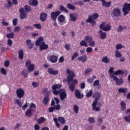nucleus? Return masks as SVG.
<instances>
[{"label": "nucleus", "instance_id": "nucleus-1", "mask_svg": "<svg viewBox=\"0 0 130 130\" xmlns=\"http://www.w3.org/2000/svg\"><path fill=\"white\" fill-rule=\"evenodd\" d=\"M62 85L60 84H56L52 86V93L54 95H59L61 101H63L68 96L67 90L64 88H60Z\"/></svg>", "mask_w": 130, "mask_h": 130}, {"label": "nucleus", "instance_id": "nucleus-2", "mask_svg": "<svg viewBox=\"0 0 130 130\" xmlns=\"http://www.w3.org/2000/svg\"><path fill=\"white\" fill-rule=\"evenodd\" d=\"M92 98H95L93 102L92 103L91 106L92 107V109L94 111H100V107H97V104L98 103V101L101 98V93L99 91H95L93 93L92 95Z\"/></svg>", "mask_w": 130, "mask_h": 130}, {"label": "nucleus", "instance_id": "nucleus-3", "mask_svg": "<svg viewBox=\"0 0 130 130\" xmlns=\"http://www.w3.org/2000/svg\"><path fill=\"white\" fill-rule=\"evenodd\" d=\"M67 74L69 75L67 77V82L68 85L71 84V82H73V84H74V85L78 84V80L77 79L74 80V78H75V76L74 71L68 69L67 70Z\"/></svg>", "mask_w": 130, "mask_h": 130}, {"label": "nucleus", "instance_id": "nucleus-4", "mask_svg": "<svg viewBox=\"0 0 130 130\" xmlns=\"http://www.w3.org/2000/svg\"><path fill=\"white\" fill-rule=\"evenodd\" d=\"M98 17H99L98 13H93L92 16L89 15L88 16V19L86 20V22L90 23L92 26H95V25H96V21H95V20H97Z\"/></svg>", "mask_w": 130, "mask_h": 130}, {"label": "nucleus", "instance_id": "nucleus-5", "mask_svg": "<svg viewBox=\"0 0 130 130\" xmlns=\"http://www.w3.org/2000/svg\"><path fill=\"white\" fill-rule=\"evenodd\" d=\"M110 78L113 79L114 81L116 82V85H117V86H120L121 85H122L124 83V81L122 78L118 79V78H117V76H114V75L111 74Z\"/></svg>", "mask_w": 130, "mask_h": 130}, {"label": "nucleus", "instance_id": "nucleus-6", "mask_svg": "<svg viewBox=\"0 0 130 130\" xmlns=\"http://www.w3.org/2000/svg\"><path fill=\"white\" fill-rule=\"evenodd\" d=\"M122 12L124 13V16H126L130 12V3H125L124 4L122 8Z\"/></svg>", "mask_w": 130, "mask_h": 130}, {"label": "nucleus", "instance_id": "nucleus-7", "mask_svg": "<svg viewBox=\"0 0 130 130\" xmlns=\"http://www.w3.org/2000/svg\"><path fill=\"white\" fill-rule=\"evenodd\" d=\"M50 15L52 20H53V21L55 22L56 21V19H57V17L60 15V11H56L55 12H52Z\"/></svg>", "mask_w": 130, "mask_h": 130}, {"label": "nucleus", "instance_id": "nucleus-8", "mask_svg": "<svg viewBox=\"0 0 130 130\" xmlns=\"http://www.w3.org/2000/svg\"><path fill=\"white\" fill-rule=\"evenodd\" d=\"M25 67H27L28 72H33L35 68V65L34 64H31V61H27L25 62Z\"/></svg>", "mask_w": 130, "mask_h": 130}, {"label": "nucleus", "instance_id": "nucleus-9", "mask_svg": "<svg viewBox=\"0 0 130 130\" xmlns=\"http://www.w3.org/2000/svg\"><path fill=\"white\" fill-rule=\"evenodd\" d=\"M16 95L19 99L23 98L25 95V91L22 88H18L16 90Z\"/></svg>", "mask_w": 130, "mask_h": 130}, {"label": "nucleus", "instance_id": "nucleus-10", "mask_svg": "<svg viewBox=\"0 0 130 130\" xmlns=\"http://www.w3.org/2000/svg\"><path fill=\"white\" fill-rule=\"evenodd\" d=\"M112 14L114 17H119L121 15V11L119 8H114L113 10Z\"/></svg>", "mask_w": 130, "mask_h": 130}, {"label": "nucleus", "instance_id": "nucleus-11", "mask_svg": "<svg viewBox=\"0 0 130 130\" xmlns=\"http://www.w3.org/2000/svg\"><path fill=\"white\" fill-rule=\"evenodd\" d=\"M19 13L20 14L21 20H23V19H25V18L27 17V13L25 12V10L24 9V8H20L19 9Z\"/></svg>", "mask_w": 130, "mask_h": 130}, {"label": "nucleus", "instance_id": "nucleus-12", "mask_svg": "<svg viewBox=\"0 0 130 130\" xmlns=\"http://www.w3.org/2000/svg\"><path fill=\"white\" fill-rule=\"evenodd\" d=\"M118 93L123 94L124 96H126L128 89L127 88H120L118 89Z\"/></svg>", "mask_w": 130, "mask_h": 130}, {"label": "nucleus", "instance_id": "nucleus-13", "mask_svg": "<svg viewBox=\"0 0 130 130\" xmlns=\"http://www.w3.org/2000/svg\"><path fill=\"white\" fill-rule=\"evenodd\" d=\"M47 19V14L42 12L40 14V19L42 22H45Z\"/></svg>", "mask_w": 130, "mask_h": 130}, {"label": "nucleus", "instance_id": "nucleus-14", "mask_svg": "<svg viewBox=\"0 0 130 130\" xmlns=\"http://www.w3.org/2000/svg\"><path fill=\"white\" fill-rule=\"evenodd\" d=\"M57 59H58V57L55 55H51L49 58V60L52 63L57 62Z\"/></svg>", "mask_w": 130, "mask_h": 130}, {"label": "nucleus", "instance_id": "nucleus-15", "mask_svg": "<svg viewBox=\"0 0 130 130\" xmlns=\"http://www.w3.org/2000/svg\"><path fill=\"white\" fill-rule=\"evenodd\" d=\"M60 109V105H56L54 107H51L49 108V112H53L54 110H59Z\"/></svg>", "mask_w": 130, "mask_h": 130}, {"label": "nucleus", "instance_id": "nucleus-16", "mask_svg": "<svg viewBox=\"0 0 130 130\" xmlns=\"http://www.w3.org/2000/svg\"><path fill=\"white\" fill-rule=\"evenodd\" d=\"M48 49V45L46 44L45 42H43L40 46V50H46Z\"/></svg>", "mask_w": 130, "mask_h": 130}, {"label": "nucleus", "instance_id": "nucleus-17", "mask_svg": "<svg viewBox=\"0 0 130 130\" xmlns=\"http://www.w3.org/2000/svg\"><path fill=\"white\" fill-rule=\"evenodd\" d=\"M48 72L50 75H57L58 74V71L57 70H54L53 68H48Z\"/></svg>", "mask_w": 130, "mask_h": 130}, {"label": "nucleus", "instance_id": "nucleus-18", "mask_svg": "<svg viewBox=\"0 0 130 130\" xmlns=\"http://www.w3.org/2000/svg\"><path fill=\"white\" fill-rule=\"evenodd\" d=\"M75 96L77 98V99H82L84 97V95L83 94H81V92L80 90L77 89L75 90Z\"/></svg>", "mask_w": 130, "mask_h": 130}, {"label": "nucleus", "instance_id": "nucleus-19", "mask_svg": "<svg viewBox=\"0 0 130 130\" xmlns=\"http://www.w3.org/2000/svg\"><path fill=\"white\" fill-rule=\"evenodd\" d=\"M38 0H31L29 1V5L32 7H37L39 5Z\"/></svg>", "mask_w": 130, "mask_h": 130}, {"label": "nucleus", "instance_id": "nucleus-20", "mask_svg": "<svg viewBox=\"0 0 130 130\" xmlns=\"http://www.w3.org/2000/svg\"><path fill=\"white\" fill-rule=\"evenodd\" d=\"M78 60L82 62H86L87 61V55L85 54L82 56L78 57Z\"/></svg>", "mask_w": 130, "mask_h": 130}, {"label": "nucleus", "instance_id": "nucleus-21", "mask_svg": "<svg viewBox=\"0 0 130 130\" xmlns=\"http://www.w3.org/2000/svg\"><path fill=\"white\" fill-rule=\"evenodd\" d=\"M99 33L100 35L101 39H105V38H106V37L107 36V34H106V32H103V31L100 30H99Z\"/></svg>", "mask_w": 130, "mask_h": 130}, {"label": "nucleus", "instance_id": "nucleus-22", "mask_svg": "<svg viewBox=\"0 0 130 130\" xmlns=\"http://www.w3.org/2000/svg\"><path fill=\"white\" fill-rule=\"evenodd\" d=\"M44 40L43 37H40L36 41V45L37 46H40L41 44L42 43Z\"/></svg>", "mask_w": 130, "mask_h": 130}, {"label": "nucleus", "instance_id": "nucleus-23", "mask_svg": "<svg viewBox=\"0 0 130 130\" xmlns=\"http://www.w3.org/2000/svg\"><path fill=\"white\" fill-rule=\"evenodd\" d=\"M18 57L19 59H23L24 58V51L20 49L18 51Z\"/></svg>", "mask_w": 130, "mask_h": 130}, {"label": "nucleus", "instance_id": "nucleus-24", "mask_svg": "<svg viewBox=\"0 0 130 130\" xmlns=\"http://www.w3.org/2000/svg\"><path fill=\"white\" fill-rule=\"evenodd\" d=\"M121 109L122 111H124L126 109V104L124 101H122L120 103Z\"/></svg>", "mask_w": 130, "mask_h": 130}, {"label": "nucleus", "instance_id": "nucleus-25", "mask_svg": "<svg viewBox=\"0 0 130 130\" xmlns=\"http://www.w3.org/2000/svg\"><path fill=\"white\" fill-rule=\"evenodd\" d=\"M58 21L60 23H62L63 22H64V20H66V18L64 17V16L63 15L61 14L58 17Z\"/></svg>", "mask_w": 130, "mask_h": 130}, {"label": "nucleus", "instance_id": "nucleus-26", "mask_svg": "<svg viewBox=\"0 0 130 130\" xmlns=\"http://www.w3.org/2000/svg\"><path fill=\"white\" fill-rule=\"evenodd\" d=\"M59 10L60 12H64V13H66V14L69 13V10L62 5L59 6Z\"/></svg>", "mask_w": 130, "mask_h": 130}, {"label": "nucleus", "instance_id": "nucleus-27", "mask_svg": "<svg viewBox=\"0 0 130 130\" xmlns=\"http://www.w3.org/2000/svg\"><path fill=\"white\" fill-rule=\"evenodd\" d=\"M14 104H17L19 107H22V102L20 101V100L17 99H15L14 100Z\"/></svg>", "mask_w": 130, "mask_h": 130}, {"label": "nucleus", "instance_id": "nucleus-28", "mask_svg": "<svg viewBox=\"0 0 130 130\" xmlns=\"http://www.w3.org/2000/svg\"><path fill=\"white\" fill-rule=\"evenodd\" d=\"M25 115L27 117H31L32 116V109H28L25 112Z\"/></svg>", "mask_w": 130, "mask_h": 130}, {"label": "nucleus", "instance_id": "nucleus-29", "mask_svg": "<svg viewBox=\"0 0 130 130\" xmlns=\"http://www.w3.org/2000/svg\"><path fill=\"white\" fill-rule=\"evenodd\" d=\"M102 6L103 7H105V8H109L110 7V5H111V2H109L108 3L105 2V1H104V2H102Z\"/></svg>", "mask_w": 130, "mask_h": 130}, {"label": "nucleus", "instance_id": "nucleus-30", "mask_svg": "<svg viewBox=\"0 0 130 130\" xmlns=\"http://www.w3.org/2000/svg\"><path fill=\"white\" fill-rule=\"evenodd\" d=\"M102 62H104L105 63H108L110 62V60L108 58L107 56H106L102 59Z\"/></svg>", "mask_w": 130, "mask_h": 130}, {"label": "nucleus", "instance_id": "nucleus-31", "mask_svg": "<svg viewBox=\"0 0 130 130\" xmlns=\"http://www.w3.org/2000/svg\"><path fill=\"white\" fill-rule=\"evenodd\" d=\"M58 121L61 124H64V123H66V119H64L63 117H58Z\"/></svg>", "mask_w": 130, "mask_h": 130}, {"label": "nucleus", "instance_id": "nucleus-32", "mask_svg": "<svg viewBox=\"0 0 130 130\" xmlns=\"http://www.w3.org/2000/svg\"><path fill=\"white\" fill-rule=\"evenodd\" d=\"M123 74H124V72L120 70H117L114 72V75H115L116 76H118L119 75H123Z\"/></svg>", "mask_w": 130, "mask_h": 130}, {"label": "nucleus", "instance_id": "nucleus-33", "mask_svg": "<svg viewBox=\"0 0 130 130\" xmlns=\"http://www.w3.org/2000/svg\"><path fill=\"white\" fill-rule=\"evenodd\" d=\"M45 118L44 117H41L40 118H39L37 120L38 123L39 124H41V123H43V122H45Z\"/></svg>", "mask_w": 130, "mask_h": 130}, {"label": "nucleus", "instance_id": "nucleus-34", "mask_svg": "<svg viewBox=\"0 0 130 130\" xmlns=\"http://www.w3.org/2000/svg\"><path fill=\"white\" fill-rule=\"evenodd\" d=\"M92 40H93V38L91 36H86L84 38V40L87 42V43H89Z\"/></svg>", "mask_w": 130, "mask_h": 130}, {"label": "nucleus", "instance_id": "nucleus-35", "mask_svg": "<svg viewBox=\"0 0 130 130\" xmlns=\"http://www.w3.org/2000/svg\"><path fill=\"white\" fill-rule=\"evenodd\" d=\"M69 85V90L71 91V92H74L75 91V84L74 83H70Z\"/></svg>", "mask_w": 130, "mask_h": 130}, {"label": "nucleus", "instance_id": "nucleus-36", "mask_svg": "<svg viewBox=\"0 0 130 130\" xmlns=\"http://www.w3.org/2000/svg\"><path fill=\"white\" fill-rule=\"evenodd\" d=\"M48 101H49V97L45 96L43 101V103L44 105H47L48 104Z\"/></svg>", "mask_w": 130, "mask_h": 130}, {"label": "nucleus", "instance_id": "nucleus-37", "mask_svg": "<svg viewBox=\"0 0 130 130\" xmlns=\"http://www.w3.org/2000/svg\"><path fill=\"white\" fill-rule=\"evenodd\" d=\"M110 30H111V26L110 24H107L106 26H105V28H104V31H110Z\"/></svg>", "mask_w": 130, "mask_h": 130}, {"label": "nucleus", "instance_id": "nucleus-38", "mask_svg": "<svg viewBox=\"0 0 130 130\" xmlns=\"http://www.w3.org/2000/svg\"><path fill=\"white\" fill-rule=\"evenodd\" d=\"M79 56V53L78 52H74L71 56V60H75V58Z\"/></svg>", "mask_w": 130, "mask_h": 130}, {"label": "nucleus", "instance_id": "nucleus-39", "mask_svg": "<svg viewBox=\"0 0 130 130\" xmlns=\"http://www.w3.org/2000/svg\"><path fill=\"white\" fill-rule=\"evenodd\" d=\"M70 18L71 19V21L72 22H76L77 20V17L74 15V14H70Z\"/></svg>", "mask_w": 130, "mask_h": 130}, {"label": "nucleus", "instance_id": "nucleus-40", "mask_svg": "<svg viewBox=\"0 0 130 130\" xmlns=\"http://www.w3.org/2000/svg\"><path fill=\"white\" fill-rule=\"evenodd\" d=\"M80 45L81 46H85V47H88V44L87 43V42H86L85 40H82L80 42Z\"/></svg>", "mask_w": 130, "mask_h": 130}, {"label": "nucleus", "instance_id": "nucleus-41", "mask_svg": "<svg viewBox=\"0 0 130 130\" xmlns=\"http://www.w3.org/2000/svg\"><path fill=\"white\" fill-rule=\"evenodd\" d=\"M24 9L27 13H30L32 11L31 7L27 5L24 6Z\"/></svg>", "mask_w": 130, "mask_h": 130}, {"label": "nucleus", "instance_id": "nucleus-42", "mask_svg": "<svg viewBox=\"0 0 130 130\" xmlns=\"http://www.w3.org/2000/svg\"><path fill=\"white\" fill-rule=\"evenodd\" d=\"M67 8L70 10H72V11H75V10H76V7L71 4H68L67 5Z\"/></svg>", "mask_w": 130, "mask_h": 130}, {"label": "nucleus", "instance_id": "nucleus-43", "mask_svg": "<svg viewBox=\"0 0 130 130\" xmlns=\"http://www.w3.org/2000/svg\"><path fill=\"white\" fill-rule=\"evenodd\" d=\"M73 109L76 114H78V113L79 112V106H78V105H74L73 107Z\"/></svg>", "mask_w": 130, "mask_h": 130}, {"label": "nucleus", "instance_id": "nucleus-44", "mask_svg": "<svg viewBox=\"0 0 130 130\" xmlns=\"http://www.w3.org/2000/svg\"><path fill=\"white\" fill-rule=\"evenodd\" d=\"M22 76L25 77V78H27L28 77V71L25 70H23V71L22 72Z\"/></svg>", "mask_w": 130, "mask_h": 130}, {"label": "nucleus", "instance_id": "nucleus-45", "mask_svg": "<svg viewBox=\"0 0 130 130\" xmlns=\"http://www.w3.org/2000/svg\"><path fill=\"white\" fill-rule=\"evenodd\" d=\"M92 95H93V90H89V92L86 93V97L90 98Z\"/></svg>", "mask_w": 130, "mask_h": 130}, {"label": "nucleus", "instance_id": "nucleus-46", "mask_svg": "<svg viewBox=\"0 0 130 130\" xmlns=\"http://www.w3.org/2000/svg\"><path fill=\"white\" fill-rule=\"evenodd\" d=\"M6 36L7 38H10L11 39H13V38H14V32L7 34Z\"/></svg>", "mask_w": 130, "mask_h": 130}, {"label": "nucleus", "instance_id": "nucleus-47", "mask_svg": "<svg viewBox=\"0 0 130 130\" xmlns=\"http://www.w3.org/2000/svg\"><path fill=\"white\" fill-rule=\"evenodd\" d=\"M113 70H114V68L113 67H110L109 70L110 77L111 75H114V73L113 74V73H114V72L113 71Z\"/></svg>", "mask_w": 130, "mask_h": 130}, {"label": "nucleus", "instance_id": "nucleus-48", "mask_svg": "<svg viewBox=\"0 0 130 130\" xmlns=\"http://www.w3.org/2000/svg\"><path fill=\"white\" fill-rule=\"evenodd\" d=\"M88 43L89 44V46H91V47L95 46V41H93V40H91Z\"/></svg>", "mask_w": 130, "mask_h": 130}, {"label": "nucleus", "instance_id": "nucleus-49", "mask_svg": "<svg viewBox=\"0 0 130 130\" xmlns=\"http://www.w3.org/2000/svg\"><path fill=\"white\" fill-rule=\"evenodd\" d=\"M7 2L8 5L5 6V7H6V8H12V6L13 4H12V2L11 1V0H7Z\"/></svg>", "mask_w": 130, "mask_h": 130}, {"label": "nucleus", "instance_id": "nucleus-50", "mask_svg": "<svg viewBox=\"0 0 130 130\" xmlns=\"http://www.w3.org/2000/svg\"><path fill=\"white\" fill-rule=\"evenodd\" d=\"M105 28V22H103L100 25V28L101 29V30H104V28Z\"/></svg>", "mask_w": 130, "mask_h": 130}, {"label": "nucleus", "instance_id": "nucleus-51", "mask_svg": "<svg viewBox=\"0 0 130 130\" xmlns=\"http://www.w3.org/2000/svg\"><path fill=\"white\" fill-rule=\"evenodd\" d=\"M91 72H93V69L88 68L85 70L84 74L85 75H87V74H89V73H91Z\"/></svg>", "mask_w": 130, "mask_h": 130}, {"label": "nucleus", "instance_id": "nucleus-52", "mask_svg": "<svg viewBox=\"0 0 130 130\" xmlns=\"http://www.w3.org/2000/svg\"><path fill=\"white\" fill-rule=\"evenodd\" d=\"M34 26L36 29H38L39 30L41 29V25L39 23L34 24Z\"/></svg>", "mask_w": 130, "mask_h": 130}, {"label": "nucleus", "instance_id": "nucleus-53", "mask_svg": "<svg viewBox=\"0 0 130 130\" xmlns=\"http://www.w3.org/2000/svg\"><path fill=\"white\" fill-rule=\"evenodd\" d=\"M102 122H103V119H102V118H99L98 119V125H99V126H100Z\"/></svg>", "mask_w": 130, "mask_h": 130}, {"label": "nucleus", "instance_id": "nucleus-54", "mask_svg": "<svg viewBox=\"0 0 130 130\" xmlns=\"http://www.w3.org/2000/svg\"><path fill=\"white\" fill-rule=\"evenodd\" d=\"M115 57H121V53H119L118 50L115 51Z\"/></svg>", "mask_w": 130, "mask_h": 130}, {"label": "nucleus", "instance_id": "nucleus-55", "mask_svg": "<svg viewBox=\"0 0 130 130\" xmlns=\"http://www.w3.org/2000/svg\"><path fill=\"white\" fill-rule=\"evenodd\" d=\"M1 72L2 74H3V75H4L5 76L7 75V71H6V69H5V68H2L1 69Z\"/></svg>", "mask_w": 130, "mask_h": 130}, {"label": "nucleus", "instance_id": "nucleus-56", "mask_svg": "<svg viewBox=\"0 0 130 130\" xmlns=\"http://www.w3.org/2000/svg\"><path fill=\"white\" fill-rule=\"evenodd\" d=\"M13 26H16L18 24V19L17 18L13 19L12 21Z\"/></svg>", "mask_w": 130, "mask_h": 130}, {"label": "nucleus", "instance_id": "nucleus-57", "mask_svg": "<svg viewBox=\"0 0 130 130\" xmlns=\"http://www.w3.org/2000/svg\"><path fill=\"white\" fill-rule=\"evenodd\" d=\"M64 61V58L63 57V56H61L59 58L58 62L60 63H62Z\"/></svg>", "mask_w": 130, "mask_h": 130}, {"label": "nucleus", "instance_id": "nucleus-58", "mask_svg": "<svg viewBox=\"0 0 130 130\" xmlns=\"http://www.w3.org/2000/svg\"><path fill=\"white\" fill-rule=\"evenodd\" d=\"M88 121L90 123H94V122H95V119H94V118H93V117H89L88 118Z\"/></svg>", "mask_w": 130, "mask_h": 130}, {"label": "nucleus", "instance_id": "nucleus-59", "mask_svg": "<svg viewBox=\"0 0 130 130\" xmlns=\"http://www.w3.org/2000/svg\"><path fill=\"white\" fill-rule=\"evenodd\" d=\"M99 80H96L94 81L93 84V87H96V86H99Z\"/></svg>", "mask_w": 130, "mask_h": 130}, {"label": "nucleus", "instance_id": "nucleus-60", "mask_svg": "<svg viewBox=\"0 0 130 130\" xmlns=\"http://www.w3.org/2000/svg\"><path fill=\"white\" fill-rule=\"evenodd\" d=\"M4 65L6 68H9L10 66V61L9 60H6L4 63Z\"/></svg>", "mask_w": 130, "mask_h": 130}, {"label": "nucleus", "instance_id": "nucleus-61", "mask_svg": "<svg viewBox=\"0 0 130 130\" xmlns=\"http://www.w3.org/2000/svg\"><path fill=\"white\" fill-rule=\"evenodd\" d=\"M116 48L117 50H119V49H121V48H122V46L120 44H117L116 46Z\"/></svg>", "mask_w": 130, "mask_h": 130}, {"label": "nucleus", "instance_id": "nucleus-62", "mask_svg": "<svg viewBox=\"0 0 130 130\" xmlns=\"http://www.w3.org/2000/svg\"><path fill=\"white\" fill-rule=\"evenodd\" d=\"M54 100H55V101L56 102V104L57 105H59V99H58V98L55 97L54 98Z\"/></svg>", "mask_w": 130, "mask_h": 130}, {"label": "nucleus", "instance_id": "nucleus-63", "mask_svg": "<svg viewBox=\"0 0 130 130\" xmlns=\"http://www.w3.org/2000/svg\"><path fill=\"white\" fill-rule=\"evenodd\" d=\"M92 51H93V49L92 47H88L86 48V52H87V53L92 52Z\"/></svg>", "mask_w": 130, "mask_h": 130}, {"label": "nucleus", "instance_id": "nucleus-64", "mask_svg": "<svg viewBox=\"0 0 130 130\" xmlns=\"http://www.w3.org/2000/svg\"><path fill=\"white\" fill-rule=\"evenodd\" d=\"M32 108H36V105L35 104L31 103L30 104L29 109H32Z\"/></svg>", "mask_w": 130, "mask_h": 130}]
</instances>
